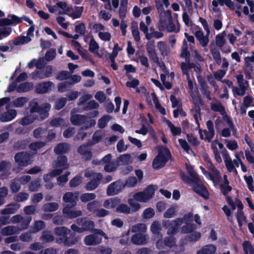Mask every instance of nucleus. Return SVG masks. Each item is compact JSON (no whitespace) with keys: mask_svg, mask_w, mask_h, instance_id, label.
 <instances>
[{"mask_svg":"<svg viewBox=\"0 0 254 254\" xmlns=\"http://www.w3.org/2000/svg\"><path fill=\"white\" fill-rule=\"evenodd\" d=\"M186 169L188 173L190 175V177L186 175L185 174H181V178L183 181L189 183L192 181L197 180L199 177L191 166L187 165Z\"/></svg>","mask_w":254,"mask_h":254,"instance_id":"obj_10","label":"nucleus"},{"mask_svg":"<svg viewBox=\"0 0 254 254\" xmlns=\"http://www.w3.org/2000/svg\"><path fill=\"white\" fill-rule=\"evenodd\" d=\"M119 202V200L117 199H107L104 202L103 205L107 209L113 208L117 206Z\"/></svg>","mask_w":254,"mask_h":254,"instance_id":"obj_42","label":"nucleus"},{"mask_svg":"<svg viewBox=\"0 0 254 254\" xmlns=\"http://www.w3.org/2000/svg\"><path fill=\"white\" fill-rule=\"evenodd\" d=\"M122 50V48H121L118 44L116 43L114 45L112 53L110 54L109 56V58L110 61L115 60L116 58L117 57L118 53L119 51Z\"/></svg>","mask_w":254,"mask_h":254,"instance_id":"obj_61","label":"nucleus"},{"mask_svg":"<svg viewBox=\"0 0 254 254\" xmlns=\"http://www.w3.org/2000/svg\"><path fill=\"white\" fill-rule=\"evenodd\" d=\"M222 153L224 155V163L228 171L229 172H234L235 173H237V171L235 168L232 162V161L228 153L227 150L226 149H223V150L222 151Z\"/></svg>","mask_w":254,"mask_h":254,"instance_id":"obj_14","label":"nucleus"},{"mask_svg":"<svg viewBox=\"0 0 254 254\" xmlns=\"http://www.w3.org/2000/svg\"><path fill=\"white\" fill-rule=\"evenodd\" d=\"M190 182L192 183V189L194 192L205 200L209 199V192L206 187L202 183H200L199 178H197V180Z\"/></svg>","mask_w":254,"mask_h":254,"instance_id":"obj_3","label":"nucleus"},{"mask_svg":"<svg viewBox=\"0 0 254 254\" xmlns=\"http://www.w3.org/2000/svg\"><path fill=\"white\" fill-rule=\"evenodd\" d=\"M150 230L153 234L158 235L161 230L160 223L157 221H154L150 226Z\"/></svg>","mask_w":254,"mask_h":254,"instance_id":"obj_47","label":"nucleus"},{"mask_svg":"<svg viewBox=\"0 0 254 254\" xmlns=\"http://www.w3.org/2000/svg\"><path fill=\"white\" fill-rule=\"evenodd\" d=\"M200 89L202 94L205 96L208 100H211L210 96V91L209 90V87L205 81H203L200 83Z\"/></svg>","mask_w":254,"mask_h":254,"instance_id":"obj_30","label":"nucleus"},{"mask_svg":"<svg viewBox=\"0 0 254 254\" xmlns=\"http://www.w3.org/2000/svg\"><path fill=\"white\" fill-rule=\"evenodd\" d=\"M31 41V39L29 37L19 36L14 39L12 43L15 46H19L27 44Z\"/></svg>","mask_w":254,"mask_h":254,"instance_id":"obj_27","label":"nucleus"},{"mask_svg":"<svg viewBox=\"0 0 254 254\" xmlns=\"http://www.w3.org/2000/svg\"><path fill=\"white\" fill-rule=\"evenodd\" d=\"M211 109L214 112L220 113L222 115L226 114L225 108L219 101L218 103H212L211 104Z\"/></svg>","mask_w":254,"mask_h":254,"instance_id":"obj_35","label":"nucleus"},{"mask_svg":"<svg viewBox=\"0 0 254 254\" xmlns=\"http://www.w3.org/2000/svg\"><path fill=\"white\" fill-rule=\"evenodd\" d=\"M70 232V230L65 227H57L54 229L56 235L59 236L58 239H65L66 236Z\"/></svg>","mask_w":254,"mask_h":254,"instance_id":"obj_22","label":"nucleus"},{"mask_svg":"<svg viewBox=\"0 0 254 254\" xmlns=\"http://www.w3.org/2000/svg\"><path fill=\"white\" fill-rule=\"evenodd\" d=\"M95 176L85 186L86 190L92 191L95 190L99 185L100 181L103 178V175L100 173H95Z\"/></svg>","mask_w":254,"mask_h":254,"instance_id":"obj_7","label":"nucleus"},{"mask_svg":"<svg viewBox=\"0 0 254 254\" xmlns=\"http://www.w3.org/2000/svg\"><path fill=\"white\" fill-rule=\"evenodd\" d=\"M67 99L65 97H61L57 99L55 102L54 108L57 110H60L66 104Z\"/></svg>","mask_w":254,"mask_h":254,"instance_id":"obj_41","label":"nucleus"},{"mask_svg":"<svg viewBox=\"0 0 254 254\" xmlns=\"http://www.w3.org/2000/svg\"><path fill=\"white\" fill-rule=\"evenodd\" d=\"M87 117L80 114L72 115L70 118L71 123L74 126L84 125L86 123Z\"/></svg>","mask_w":254,"mask_h":254,"instance_id":"obj_15","label":"nucleus"},{"mask_svg":"<svg viewBox=\"0 0 254 254\" xmlns=\"http://www.w3.org/2000/svg\"><path fill=\"white\" fill-rule=\"evenodd\" d=\"M216 251V247L213 244H208L203 246L197 251L196 254H214Z\"/></svg>","mask_w":254,"mask_h":254,"instance_id":"obj_23","label":"nucleus"},{"mask_svg":"<svg viewBox=\"0 0 254 254\" xmlns=\"http://www.w3.org/2000/svg\"><path fill=\"white\" fill-rule=\"evenodd\" d=\"M131 241L135 245L145 244L147 243V236L142 233H136L131 237Z\"/></svg>","mask_w":254,"mask_h":254,"instance_id":"obj_17","label":"nucleus"},{"mask_svg":"<svg viewBox=\"0 0 254 254\" xmlns=\"http://www.w3.org/2000/svg\"><path fill=\"white\" fill-rule=\"evenodd\" d=\"M69 150V145L67 143L62 142L58 144L54 148V152L58 155L67 153Z\"/></svg>","mask_w":254,"mask_h":254,"instance_id":"obj_20","label":"nucleus"},{"mask_svg":"<svg viewBox=\"0 0 254 254\" xmlns=\"http://www.w3.org/2000/svg\"><path fill=\"white\" fill-rule=\"evenodd\" d=\"M81 177L79 176H76L69 182V185L71 188H75L81 183Z\"/></svg>","mask_w":254,"mask_h":254,"instance_id":"obj_62","label":"nucleus"},{"mask_svg":"<svg viewBox=\"0 0 254 254\" xmlns=\"http://www.w3.org/2000/svg\"><path fill=\"white\" fill-rule=\"evenodd\" d=\"M210 52L213 59L215 61L216 64L220 65L221 64V57L219 50L216 48L210 49Z\"/></svg>","mask_w":254,"mask_h":254,"instance_id":"obj_38","label":"nucleus"},{"mask_svg":"<svg viewBox=\"0 0 254 254\" xmlns=\"http://www.w3.org/2000/svg\"><path fill=\"white\" fill-rule=\"evenodd\" d=\"M99 107V104L95 100H90L84 106V109L85 111H88L89 110L98 109Z\"/></svg>","mask_w":254,"mask_h":254,"instance_id":"obj_54","label":"nucleus"},{"mask_svg":"<svg viewBox=\"0 0 254 254\" xmlns=\"http://www.w3.org/2000/svg\"><path fill=\"white\" fill-rule=\"evenodd\" d=\"M59 208V204L56 202H48L44 204L42 209L44 212H54Z\"/></svg>","mask_w":254,"mask_h":254,"instance_id":"obj_29","label":"nucleus"},{"mask_svg":"<svg viewBox=\"0 0 254 254\" xmlns=\"http://www.w3.org/2000/svg\"><path fill=\"white\" fill-rule=\"evenodd\" d=\"M32 154L22 151L17 153L14 156L15 162L20 167H26L32 163Z\"/></svg>","mask_w":254,"mask_h":254,"instance_id":"obj_4","label":"nucleus"},{"mask_svg":"<svg viewBox=\"0 0 254 254\" xmlns=\"http://www.w3.org/2000/svg\"><path fill=\"white\" fill-rule=\"evenodd\" d=\"M54 85L51 81H46L37 84L35 87V91L38 94H44L51 89Z\"/></svg>","mask_w":254,"mask_h":254,"instance_id":"obj_11","label":"nucleus"},{"mask_svg":"<svg viewBox=\"0 0 254 254\" xmlns=\"http://www.w3.org/2000/svg\"><path fill=\"white\" fill-rule=\"evenodd\" d=\"M180 57L182 58H185L186 61H189L190 57V53L188 49V45L185 40L183 41V47Z\"/></svg>","mask_w":254,"mask_h":254,"instance_id":"obj_39","label":"nucleus"},{"mask_svg":"<svg viewBox=\"0 0 254 254\" xmlns=\"http://www.w3.org/2000/svg\"><path fill=\"white\" fill-rule=\"evenodd\" d=\"M147 229L146 226L143 223H138L133 226L131 228V231L133 232L137 233H142L146 232Z\"/></svg>","mask_w":254,"mask_h":254,"instance_id":"obj_40","label":"nucleus"},{"mask_svg":"<svg viewBox=\"0 0 254 254\" xmlns=\"http://www.w3.org/2000/svg\"><path fill=\"white\" fill-rule=\"evenodd\" d=\"M166 123L170 128L173 136L179 135L181 134L182 130L180 127H175L172 123L168 120H167Z\"/></svg>","mask_w":254,"mask_h":254,"instance_id":"obj_37","label":"nucleus"},{"mask_svg":"<svg viewBox=\"0 0 254 254\" xmlns=\"http://www.w3.org/2000/svg\"><path fill=\"white\" fill-rule=\"evenodd\" d=\"M118 160L124 164L128 165L131 162V155L129 154L121 155L119 157Z\"/></svg>","mask_w":254,"mask_h":254,"instance_id":"obj_56","label":"nucleus"},{"mask_svg":"<svg viewBox=\"0 0 254 254\" xmlns=\"http://www.w3.org/2000/svg\"><path fill=\"white\" fill-rule=\"evenodd\" d=\"M45 227V223L43 220H35L33 223V226L30 229L31 232H33V233H37L44 229Z\"/></svg>","mask_w":254,"mask_h":254,"instance_id":"obj_24","label":"nucleus"},{"mask_svg":"<svg viewBox=\"0 0 254 254\" xmlns=\"http://www.w3.org/2000/svg\"><path fill=\"white\" fill-rule=\"evenodd\" d=\"M78 199V193L71 191L65 192L63 196V201L66 203L65 206L68 207H75L77 204Z\"/></svg>","mask_w":254,"mask_h":254,"instance_id":"obj_6","label":"nucleus"},{"mask_svg":"<svg viewBox=\"0 0 254 254\" xmlns=\"http://www.w3.org/2000/svg\"><path fill=\"white\" fill-rule=\"evenodd\" d=\"M76 223L78 225L82 226L83 232L87 231L91 232L95 226L94 222L93 221L84 220L83 218L77 219Z\"/></svg>","mask_w":254,"mask_h":254,"instance_id":"obj_12","label":"nucleus"},{"mask_svg":"<svg viewBox=\"0 0 254 254\" xmlns=\"http://www.w3.org/2000/svg\"><path fill=\"white\" fill-rule=\"evenodd\" d=\"M221 6L226 5L230 9L234 10L235 6L231 0H217Z\"/></svg>","mask_w":254,"mask_h":254,"instance_id":"obj_60","label":"nucleus"},{"mask_svg":"<svg viewBox=\"0 0 254 254\" xmlns=\"http://www.w3.org/2000/svg\"><path fill=\"white\" fill-rule=\"evenodd\" d=\"M72 207H68V206H64L63 209V213L64 214L67 218H74L81 216L82 214L81 210H71Z\"/></svg>","mask_w":254,"mask_h":254,"instance_id":"obj_16","label":"nucleus"},{"mask_svg":"<svg viewBox=\"0 0 254 254\" xmlns=\"http://www.w3.org/2000/svg\"><path fill=\"white\" fill-rule=\"evenodd\" d=\"M37 119L38 117L36 116V114H30L23 118L20 121V123L22 126L28 125L37 121Z\"/></svg>","mask_w":254,"mask_h":254,"instance_id":"obj_25","label":"nucleus"},{"mask_svg":"<svg viewBox=\"0 0 254 254\" xmlns=\"http://www.w3.org/2000/svg\"><path fill=\"white\" fill-rule=\"evenodd\" d=\"M245 254H254V247L249 241H245L242 244Z\"/></svg>","mask_w":254,"mask_h":254,"instance_id":"obj_33","label":"nucleus"},{"mask_svg":"<svg viewBox=\"0 0 254 254\" xmlns=\"http://www.w3.org/2000/svg\"><path fill=\"white\" fill-rule=\"evenodd\" d=\"M137 183V180L136 178L134 176H131L126 180L125 182H124V185L125 187L127 186L130 188L135 186Z\"/></svg>","mask_w":254,"mask_h":254,"instance_id":"obj_59","label":"nucleus"},{"mask_svg":"<svg viewBox=\"0 0 254 254\" xmlns=\"http://www.w3.org/2000/svg\"><path fill=\"white\" fill-rule=\"evenodd\" d=\"M186 225L181 228V232L184 234L190 233L196 229V226L194 224L190 223H185Z\"/></svg>","mask_w":254,"mask_h":254,"instance_id":"obj_36","label":"nucleus"},{"mask_svg":"<svg viewBox=\"0 0 254 254\" xmlns=\"http://www.w3.org/2000/svg\"><path fill=\"white\" fill-rule=\"evenodd\" d=\"M33 232H31V230L30 229L28 232L22 233L19 236L20 240L24 242H29L32 240L31 234Z\"/></svg>","mask_w":254,"mask_h":254,"instance_id":"obj_58","label":"nucleus"},{"mask_svg":"<svg viewBox=\"0 0 254 254\" xmlns=\"http://www.w3.org/2000/svg\"><path fill=\"white\" fill-rule=\"evenodd\" d=\"M155 215V212L153 208L151 207L145 209L143 212V217L145 219H150L153 217Z\"/></svg>","mask_w":254,"mask_h":254,"instance_id":"obj_63","label":"nucleus"},{"mask_svg":"<svg viewBox=\"0 0 254 254\" xmlns=\"http://www.w3.org/2000/svg\"><path fill=\"white\" fill-rule=\"evenodd\" d=\"M17 231V227L13 226H7L1 229V233L3 236H10L16 234Z\"/></svg>","mask_w":254,"mask_h":254,"instance_id":"obj_31","label":"nucleus"},{"mask_svg":"<svg viewBox=\"0 0 254 254\" xmlns=\"http://www.w3.org/2000/svg\"><path fill=\"white\" fill-rule=\"evenodd\" d=\"M40 240L42 241L44 243H49L54 240V237L50 233V231L44 230L42 233Z\"/></svg>","mask_w":254,"mask_h":254,"instance_id":"obj_28","label":"nucleus"},{"mask_svg":"<svg viewBox=\"0 0 254 254\" xmlns=\"http://www.w3.org/2000/svg\"><path fill=\"white\" fill-rule=\"evenodd\" d=\"M51 105L49 103H46L40 106L36 116H37V121H42L47 118L49 116V111L50 110Z\"/></svg>","mask_w":254,"mask_h":254,"instance_id":"obj_9","label":"nucleus"},{"mask_svg":"<svg viewBox=\"0 0 254 254\" xmlns=\"http://www.w3.org/2000/svg\"><path fill=\"white\" fill-rule=\"evenodd\" d=\"M162 225L164 228L168 229L167 234L168 235H175L178 231V228L170 220L163 221Z\"/></svg>","mask_w":254,"mask_h":254,"instance_id":"obj_19","label":"nucleus"},{"mask_svg":"<svg viewBox=\"0 0 254 254\" xmlns=\"http://www.w3.org/2000/svg\"><path fill=\"white\" fill-rule=\"evenodd\" d=\"M111 116L110 115H106L104 116L102 118H101L98 123V126L100 128H104L106 125L107 123L111 119Z\"/></svg>","mask_w":254,"mask_h":254,"instance_id":"obj_50","label":"nucleus"},{"mask_svg":"<svg viewBox=\"0 0 254 254\" xmlns=\"http://www.w3.org/2000/svg\"><path fill=\"white\" fill-rule=\"evenodd\" d=\"M27 102V98L25 97H20L17 98L13 101V104L15 107H23Z\"/></svg>","mask_w":254,"mask_h":254,"instance_id":"obj_48","label":"nucleus"},{"mask_svg":"<svg viewBox=\"0 0 254 254\" xmlns=\"http://www.w3.org/2000/svg\"><path fill=\"white\" fill-rule=\"evenodd\" d=\"M45 145V143L43 141H36L32 142L30 144L29 148L34 151V153L36 154L38 149H39Z\"/></svg>","mask_w":254,"mask_h":254,"instance_id":"obj_45","label":"nucleus"},{"mask_svg":"<svg viewBox=\"0 0 254 254\" xmlns=\"http://www.w3.org/2000/svg\"><path fill=\"white\" fill-rule=\"evenodd\" d=\"M33 87L32 82H25L20 84L17 88V91L19 93L25 92L31 90Z\"/></svg>","mask_w":254,"mask_h":254,"instance_id":"obj_26","label":"nucleus"},{"mask_svg":"<svg viewBox=\"0 0 254 254\" xmlns=\"http://www.w3.org/2000/svg\"><path fill=\"white\" fill-rule=\"evenodd\" d=\"M40 186L39 180L36 179L32 181L29 185V190L32 192L37 191Z\"/></svg>","mask_w":254,"mask_h":254,"instance_id":"obj_53","label":"nucleus"},{"mask_svg":"<svg viewBox=\"0 0 254 254\" xmlns=\"http://www.w3.org/2000/svg\"><path fill=\"white\" fill-rule=\"evenodd\" d=\"M68 235L69 236L67 235L65 239H57V242L59 244H64V245L67 246H70L78 242L79 238L76 236L75 233L70 231Z\"/></svg>","mask_w":254,"mask_h":254,"instance_id":"obj_8","label":"nucleus"},{"mask_svg":"<svg viewBox=\"0 0 254 254\" xmlns=\"http://www.w3.org/2000/svg\"><path fill=\"white\" fill-rule=\"evenodd\" d=\"M172 158L171 153L167 147L163 146L159 147L158 154L152 161L153 168L155 170L163 168Z\"/></svg>","mask_w":254,"mask_h":254,"instance_id":"obj_1","label":"nucleus"},{"mask_svg":"<svg viewBox=\"0 0 254 254\" xmlns=\"http://www.w3.org/2000/svg\"><path fill=\"white\" fill-rule=\"evenodd\" d=\"M83 6H75L74 10L69 15L73 19L80 18L83 12Z\"/></svg>","mask_w":254,"mask_h":254,"instance_id":"obj_44","label":"nucleus"},{"mask_svg":"<svg viewBox=\"0 0 254 254\" xmlns=\"http://www.w3.org/2000/svg\"><path fill=\"white\" fill-rule=\"evenodd\" d=\"M156 186L150 185L143 191L135 192L133 195V198L136 201L141 202H146L151 199L155 194Z\"/></svg>","mask_w":254,"mask_h":254,"instance_id":"obj_2","label":"nucleus"},{"mask_svg":"<svg viewBox=\"0 0 254 254\" xmlns=\"http://www.w3.org/2000/svg\"><path fill=\"white\" fill-rule=\"evenodd\" d=\"M96 195L94 193H84L80 196V200L83 202L94 200L96 198Z\"/></svg>","mask_w":254,"mask_h":254,"instance_id":"obj_49","label":"nucleus"},{"mask_svg":"<svg viewBox=\"0 0 254 254\" xmlns=\"http://www.w3.org/2000/svg\"><path fill=\"white\" fill-rule=\"evenodd\" d=\"M67 162V158L66 156L63 155H59L58 157L57 160L56 161V163L54 167L56 168H61L64 167L66 165Z\"/></svg>","mask_w":254,"mask_h":254,"instance_id":"obj_34","label":"nucleus"},{"mask_svg":"<svg viewBox=\"0 0 254 254\" xmlns=\"http://www.w3.org/2000/svg\"><path fill=\"white\" fill-rule=\"evenodd\" d=\"M102 238L95 234H90L85 236L84 242L87 246H95L101 243Z\"/></svg>","mask_w":254,"mask_h":254,"instance_id":"obj_13","label":"nucleus"},{"mask_svg":"<svg viewBox=\"0 0 254 254\" xmlns=\"http://www.w3.org/2000/svg\"><path fill=\"white\" fill-rule=\"evenodd\" d=\"M201 237V234L199 232L194 231L187 236V240L190 242H196Z\"/></svg>","mask_w":254,"mask_h":254,"instance_id":"obj_55","label":"nucleus"},{"mask_svg":"<svg viewBox=\"0 0 254 254\" xmlns=\"http://www.w3.org/2000/svg\"><path fill=\"white\" fill-rule=\"evenodd\" d=\"M29 142V139L18 140L14 143L13 147L16 150L24 149L27 147Z\"/></svg>","mask_w":254,"mask_h":254,"instance_id":"obj_32","label":"nucleus"},{"mask_svg":"<svg viewBox=\"0 0 254 254\" xmlns=\"http://www.w3.org/2000/svg\"><path fill=\"white\" fill-rule=\"evenodd\" d=\"M147 24H145L143 21H141L139 23V29L145 35V38L148 40H150V37L148 33V26Z\"/></svg>","mask_w":254,"mask_h":254,"instance_id":"obj_57","label":"nucleus"},{"mask_svg":"<svg viewBox=\"0 0 254 254\" xmlns=\"http://www.w3.org/2000/svg\"><path fill=\"white\" fill-rule=\"evenodd\" d=\"M20 205L17 203H11L7 204L6 208L1 211L2 215H7L15 213L19 209Z\"/></svg>","mask_w":254,"mask_h":254,"instance_id":"obj_18","label":"nucleus"},{"mask_svg":"<svg viewBox=\"0 0 254 254\" xmlns=\"http://www.w3.org/2000/svg\"><path fill=\"white\" fill-rule=\"evenodd\" d=\"M164 243L165 247L172 248L176 244V239L173 237H167L164 239Z\"/></svg>","mask_w":254,"mask_h":254,"instance_id":"obj_51","label":"nucleus"},{"mask_svg":"<svg viewBox=\"0 0 254 254\" xmlns=\"http://www.w3.org/2000/svg\"><path fill=\"white\" fill-rule=\"evenodd\" d=\"M125 187L124 182L120 180L110 184L107 189L109 196L118 194Z\"/></svg>","mask_w":254,"mask_h":254,"instance_id":"obj_5","label":"nucleus"},{"mask_svg":"<svg viewBox=\"0 0 254 254\" xmlns=\"http://www.w3.org/2000/svg\"><path fill=\"white\" fill-rule=\"evenodd\" d=\"M99 48V46L97 42L93 38H92L90 40L89 44V50L91 53H95V51L97 50Z\"/></svg>","mask_w":254,"mask_h":254,"instance_id":"obj_64","label":"nucleus"},{"mask_svg":"<svg viewBox=\"0 0 254 254\" xmlns=\"http://www.w3.org/2000/svg\"><path fill=\"white\" fill-rule=\"evenodd\" d=\"M29 196V194L27 192H20L14 196V200L16 202L24 201L28 198Z\"/></svg>","mask_w":254,"mask_h":254,"instance_id":"obj_46","label":"nucleus"},{"mask_svg":"<svg viewBox=\"0 0 254 254\" xmlns=\"http://www.w3.org/2000/svg\"><path fill=\"white\" fill-rule=\"evenodd\" d=\"M116 211L120 213L129 214L130 212V208L127 204L121 203L117 206Z\"/></svg>","mask_w":254,"mask_h":254,"instance_id":"obj_52","label":"nucleus"},{"mask_svg":"<svg viewBox=\"0 0 254 254\" xmlns=\"http://www.w3.org/2000/svg\"><path fill=\"white\" fill-rule=\"evenodd\" d=\"M17 115V112L15 110H10L4 112L0 117V120L2 122H7L12 120Z\"/></svg>","mask_w":254,"mask_h":254,"instance_id":"obj_21","label":"nucleus"},{"mask_svg":"<svg viewBox=\"0 0 254 254\" xmlns=\"http://www.w3.org/2000/svg\"><path fill=\"white\" fill-rule=\"evenodd\" d=\"M225 35L226 33L224 31L216 36V44L220 48L222 47L225 43V40L224 39Z\"/></svg>","mask_w":254,"mask_h":254,"instance_id":"obj_43","label":"nucleus"}]
</instances>
